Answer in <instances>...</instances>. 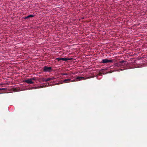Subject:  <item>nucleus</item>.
<instances>
[{
    "label": "nucleus",
    "instance_id": "obj_18",
    "mask_svg": "<svg viewBox=\"0 0 147 147\" xmlns=\"http://www.w3.org/2000/svg\"><path fill=\"white\" fill-rule=\"evenodd\" d=\"M48 85H49V84H48V85H46V86H47Z\"/></svg>",
    "mask_w": 147,
    "mask_h": 147
},
{
    "label": "nucleus",
    "instance_id": "obj_13",
    "mask_svg": "<svg viewBox=\"0 0 147 147\" xmlns=\"http://www.w3.org/2000/svg\"><path fill=\"white\" fill-rule=\"evenodd\" d=\"M55 79V78L54 77L49 78V81L53 80Z\"/></svg>",
    "mask_w": 147,
    "mask_h": 147
},
{
    "label": "nucleus",
    "instance_id": "obj_8",
    "mask_svg": "<svg viewBox=\"0 0 147 147\" xmlns=\"http://www.w3.org/2000/svg\"><path fill=\"white\" fill-rule=\"evenodd\" d=\"M41 80L42 82H47L49 81V78H42Z\"/></svg>",
    "mask_w": 147,
    "mask_h": 147
},
{
    "label": "nucleus",
    "instance_id": "obj_5",
    "mask_svg": "<svg viewBox=\"0 0 147 147\" xmlns=\"http://www.w3.org/2000/svg\"><path fill=\"white\" fill-rule=\"evenodd\" d=\"M72 59L71 58H70V59H69V58H56V59L58 61H60L61 60H63V61H67V60H71V59Z\"/></svg>",
    "mask_w": 147,
    "mask_h": 147
},
{
    "label": "nucleus",
    "instance_id": "obj_14",
    "mask_svg": "<svg viewBox=\"0 0 147 147\" xmlns=\"http://www.w3.org/2000/svg\"><path fill=\"white\" fill-rule=\"evenodd\" d=\"M61 74L62 76H64V75L67 76V75H68V74H67L65 73H62Z\"/></svg>",
    "mask_w": 147,
    "mask_h": 147
},
{
    "label": "nucleus",
    "instance_id": "obj_6",
    "mask_svg": "<svg viewBox=\"0 0 147 147\" xmlns=\"http://www.w3.org/2000/svg\"><path fill=\"white\" fill-rule=\"evenodd\" d=\"M128 65V63H125L124 62L123 64H122V67H123L122 68H124L123 69H127L128 68L127 67V65Z\"/></svg>",
    "mask_w": 147,
    "mask_h": 147
},
{
    "label": "nucleus",
    "instance_id": "obj_9",
    "mask_svg": "<svg viewBox=\"0 0 147 147\" xmlns=\"http://www.w3.org/2000/svg\"><path fill=\"white\" fill-rule=\"evenodd\" d=\"M34 16L33 15H30L28 16H27L26 17H25L24 19L25 20H26V19L28 18H29L33 17H34Z\"/></svg>",
    "mask_w": 147,
    "mask_h": 147
},
{
    "label": "nucleus",
    "instance_id": "obj_1",
    "mask_svg": "<svg viewBox=\"0 0 147 147\" xmlns=\"http://www.w3.org/2000/svg\"><path fill=\"white\" fill-rule=\"evenodd\" d=\"M88 78H85L83 77H77L76 78L74 79L73 80H71V82H76L79 81H80L82 80H84L87 79Z\"/></svg>",
    "mask_w": 147,
    "mask_h": 147
},
{
    "label": "nucleus",
    "instance_id": "obj_19",
    "mask_svg": "<svg viewBox=\"0 0 147 147\" xmlns=\"http://www.w3.org/2000/svg\"><path fill=\"white\" fill-rule=\"evenodd\" d=\"M0 90H1V88H0Z\"/></svg>",
    "mask_w": 147,
    "mask_h": 147
},
{
    "label": "nucleus",
    "instance_id": "obj_10",
    "mask_svg": "<svg viewBox=\"0 0 147 147\" xmlns=\"http://www.w3.org/2000/svg\"><path fill=\"white\" fill-rule=\"evenodd\" d=\"M71 80L70 79H66L64 80L63 82L64 83H67V82H71V80Z\"/></svg>",
    "mask_w": 147,
    "mask_h": 147
},
{
    "label": "nucleus",
    "instance_id": "obj_15",
    "mask_svg": "<svg viewBox=\"0 0 147 147\" xmlns=\"http://www.w3.org/2000/svg\"><path fill=\"white\" fill-rule=\"evenodd\" d=\"M13 91L15 92H18V89H16V88H14L13 90Z\"/></svg>",
    "mask_w": 147,
    "mask_h": 147
},
{
    "label": "nucleus",
    "instance_id": "obj_17",
    "mask_svg": "<svg viewBox=\"0 0 147 147\" xmlns=\"http://www.w3.org/2000/svg\"><path fill=\"white\" fill-rule=\"evenodd\" d=\"M46 86H41L40 87H38V88H42L43 87H46Z\"/></svg>",
    "mask_w": 147,
    "mask_h": 147
},
{
    "label": "nucleus",
    "instance_id": "obj_3",
    "mask_svg": "<svg viewBox=\"0 0 147 147\" xmlns=\"http://www.w3.org/2000/svg\"><path fill=\"white\" fill-rule=\"evenodd\" d=\"M113 61L112 60H109L107 59H102V63H111Z\"/></svg>",
    "mask_w": 147,
    "mask_h": 147
},
{
    "label": "nucleus",
    "instance_id": "obj_7",
    "mask_svg": "<svg viewBox=\"0 0 147 147\" xmlns=\"http://www.w3.org/2000/svg\"><path fill=\"white\" fill-rule=\"evenodd\" d=\"M25 81L28 84H32L34 82L32 81L31 78L26 80Z\"/></svg>",
    "mask_w": 147,
    "mask_h": 147
},
{
    "label": "nucleus",
    "instance_id": "obj_16",
    "mask_svg": "<svg viewBox=\"0 0 147 147\" xmlns=\"http://www.w3.org/2000/svg\"><path fill=\"white\" fill-rule=\"evenodd\" d=\"M1 90H6L7 89L6 88H1Z\"/></svg>",
    "mask_w": 147,
    "mask_h": 147
},
{
    "label": "nucleus",
    "instance_id": "obj_4",
    "mask_svg": "<svg viewBox=\"0 0 147 147\" xmlns=\"http://www.w3.org/2000/svg\"><path fill=\"white\" fill-rule=\"evenodd\" d=\"M125 61H120L119 62L117 63L115 65L118 67H120L121 68H122V64Z\"/></svg>",
    "mask_w": 147,
    "mask_h": 147
},
{
    "label": "nucleus",
    "instance_id": "obj_2",
    "mask_svg": "<svg viewBox=\"0 0 147 147\" xmlns=\"http://www.w3.org/2000/svg\"><path fill=\"white\" fill-rule=\"evenodd\" d=\"M52 68L51 67H48L47 66L44 67L42 68L43 71L44 72L51 71Z\"/></svg>",
    "mask_w": 147,
    "mask_h": 147
},
{
    "label": "nucleus",
    "instance_id": "obj_12",
    "mask_svg": "<svg viewBox=\"0 0 147 147\" xmlns=\"http://www.w3.org/2000/svg\"><path fill=\"white\" fill-rule=\"evenodd\" d=\"M32 81L37 80V78L36 77H34L33 78H31Z\"/></svg>",
    "mask_w": 147,
    "mask_h": 147
},
{
    "label": "nucleus",
    "instance_id": "obj_11",
    "mask_svg": "<svg viewBox=\"0 0 147 147\" xmlns=\"http://www.w3.org/2000/svg\"><path fill=\"white\" fill-rule=\"evenodd\" d=\"M104 71V69H102L100 70V71L99 72V74L100 76H101V74L103 73V72Z\"/></svg>",
    "mask_w": 147,
    "mask_h": 147
}]
</instances>
